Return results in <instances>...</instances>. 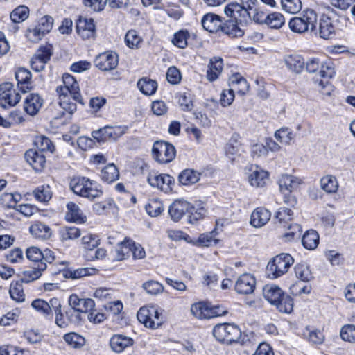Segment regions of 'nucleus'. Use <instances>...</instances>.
Masks as SVG:
<instances>
[{
    "label": "nucleus",
    "mask_w": 355,
    "mask_h": 355,
    "mask_svg": "<svg viewBox=\"0 0 355 355\" xmlns=\"http://www.w3.org/2000/svg\"><path fill=\"white\" fill-rule=\"evenodd\" d=\"M231 2L225 8V13L240 24L252 19L257 24H265L267 14L258 8L255 1Z\"/></svg>",
    "instance_id": "f257e3e1"
},
{
    "label": "nucleus",
    "mask_w": 355,
    "mask_h": 355,
    "mask_svg": "<svg viewBox=\"0 0 355 355\" xmlns=\"http://www.w3.org/2000/svg\"><path fill=\"white\" fill-rule=\"evenodd\" d=\"M56 92L59 96L60 107L69 114H73L76 110L75 102L83 104L79 85L71 74L63 75L62 84L57 87Z\"/></svg>",
    "instance_id": "f03ea898"
},
{
    "label": "nucleus",
    "mask_w": 355,
    "mask_h": 355,
    "mask_svg": "<svg viewBox=\"0 0 355 355\" xmlns=\"http://www.w3.org/2000/svg\"><path fill=\"white\" fill-rule=\"evenodd\" d=\"M70 188L76 195L89 200L99 198L103 194L101 187L98 182L83 176L72 178Z\"/></svg>",
    "instance_id": "7ed1b4c3"
},
{
    "label": "nucleus",
    "mask_w": 355,
    "mask_h": 355,
    "mask_svg": "<svg viewBox=\"0 0 355 355\" xmlns=\"http://www.w3.org/2000/svg\"><path fill=\"white\" fill-rule=\"evenodd\" d=\"M318 15L313 9L303 10L301 16L292 17L288 23L289 29L295 33L303 34L308 31H315Z\"/></svg>",
    "instance_id": "20e7f679"
},
{
    "label": "nucleus",
    "mask_w": 355,
    "mask_h": 355,
    "mask_svg": "<svg viewBox=\"0 0 355 355\" xmlns=\"http://www.w3.org/2000/svg\"><path fill=\"white\" fill-rule=\"evenodd\" d=\"M163 309L156 306H143L137 312L138 320L145 327L155 329L164 322Z\"/></svg>",
    "instance_id": "39448f33"
},
{
    "label": "nucleus",
    "mask_w": 355,
    "mask_h": 355,
    "mask_svg": "<svg viewBox=\"0 0 355 355\" xmlns=\"http://www.w3.org/2000/svg\"><path fill=\"white\" fill-rule=\"evenodd\" d=\"M294 263L293 258L289 254H280L270 261L267 266L266 271L271 279H276L286 273Z\"/></svg>",
    "instance_id": "423d86ee"
},
{
    "label": "nucleus",
    "mask_w": 355,
    "mask_h": 355,
    "mask_svg": "<svg viewBox=\"0 0 355 355\" xmlns=\"http://www.w3.org/2000/svg\"><path fill=\"white\" fill-rule=\"evenodd\" d=\"M213 335L220 342L232 343L239 340L241 331L235 324H219L214 328Z\"/></svg>",
    "instance_id": "0eeeda50"
},
{
    "label": "nucleus",
    "mask_w": 355,
    "mask_h": 355,
    "mask_svg": "<svg viewBox=\"0 0 355 355\" xmlns=\"http://www.w3.org/2000/svg\"><path fill=\"white\" fill-rule=\"evenodd\" d=\"M153 156L160 164H167L175 157V147L167 142L156 141L152 149Z\"/></svg>",
    "instance_id": "6e6552de"
},
{
    "label": "nucleus",
    "mask_w": 355,
    "mask_h": 355,
    "mask_svg": "<svg viewBox=\"0 0 355 355\" xmlns=\"http://www.w3.org/2000/svg\"><path fill=\"white\" fill-rule=\"evenodd\" d=\"M191 313L198 319H209L220 316L225 311L217 306H211L206 302H199L191 305Z\"/></svg>",
    "instance_id": "1a4fd4ad"
},
{
    "label": "nucleus",
    "mask_w": 355,
    "mask_h": 355,
    "mask_svg": "<svg viewBox=\"0 0 355 355\" xmlns=\"http://www.w3.org/2000/svg\"><path fill=\"white\" fill-rule=\"evenodd\" d=\"M21 96L14 89L10 83H5L0 85V106L8 108L15 106L20 101Z\"/></svg>",
    "instance_id": "9d476101"
},
{
    "label": "nucleus",
    "mask_w": 355,
    "mask_h": 355,
    "mask_svg": "<svg viewBox=\"0 0 355 355\" xmlns=\"http://www.w3.org/2000/svg\"><path fill=\"white\" fill-rule=\"evenodd\" d=\"M118 55L113 51L100 53L94 60L95 66L101 71H110L118 65Z\"/></svg>",
    "instance_id": "9b49d317"
},
{
    "label": "nucleus",
    "mask_w": 355,
    "mask_h": 355,
    "mask_svg": "<svg viewBox=\"0 0 355 355\" xmlns=\"http://www.w3.org/2000/svg\"><path fill=\"white\" fill-rule=\"evenodd\" d=\"M148 183L153 187H157L165 193L172 190V184L174 179L168 174H157L156 173H150L148 177Z\"/></svg>",
    "instance_id": "f8f14e48"
},
{
    "label": "nucleus",
    "mask_w": 355,
    "mask_h": 355,
    "mask_svg": "<svg viewBox=\"0 0 355 355\" xmlns=\"http://www.w3.org/2000/svg\"><path fill=\"white\" fill-rule=\"evenodd\" d=\"M44 103L43 98L35 93H31L26 96L24 101V110L31 116L37 115Z\"/></svg>",
    "instance_id": "ddd939ff"
},
{
    "label": "nucleus",
    "mask_w": 355,
    "mask_h": 355,
    "mask_svg": "<svg viewBox=\"0 0 355 355\" xmlns=\"http://www.w3.org/2000/svg\"><path fill=\"white\" fill-rule=\"evenodd\" d=\"M192 209L193 206L189 202L184 200H177L169 207L168 214L173 221L178 222Z\"/></svg>",
    "instance_id": "4468645a"
},
{
    "label": "nucleus",
    "mask_w": 355,
    "mask_h": 355,
    "mask_svg": "<svg viewBox=\"0 0 355 355\" xmlns=\"http://www.w3.org/2000/svg\"><path fill=\"white\" fill-rule=\"evenodd\" d=\"M302 183L301 178L288 174L282 175L278 180L279 189L282 193L293 192Z\"/></svg>",
    "instance_id": "2eb2a0df"
},
{
    "label": "nucleus",
    "mask_w": 355,
    "mask_h": 355,
    "mask_svg": "<svg viewBox=\"0 0 355 355\" xmlns=\"http://www.w3.org/2000/svg\"><path fill=\"white\" fill-rule=\"evenodd\" d=\"M256 286L255 278L250 274L245 273L241 275L235 284V289L241 294L252 293Z\"/></svg>",
    "instance_id": "dca6fc26"
},
{
    "label": "nucleus",
    "mask_w": 355,
    "mask_h": 355,
    "mask_svg": "<svg viewBox=\"0 0 355 355\" xmlns=\"http://www.w3.org/2000/svg\"><path fill=\"white\" fill-rule=\"evenodd\" d=\"M283 62L288 71L295 73H301L305 65L303 57L297 53L286 54Z\"/></svg>",
    "instance_id": "f3484780"
},
{
    "label": "nucleus",
    "mask_w": 355,
    "mask_h": 355,
    "mask_svg": "<svg viewBox=\"0 0 355 355\" xmlns=\"http://www.w3.org/2000/svg\"><path fill=\"white\" fill-rule=\"evenodd\" d=\"M69 305L82 313L92 311L95 307V302L92 299L80 298L77 295L73 294L69 298Z\"/></svg>",
    "instance_id": "a211bd4d"
},
{
    "label": "nucleus",
    "mask_w": 355,
    "mask_h": 355,
    "mask_svg": "<svg viewBox=\"0 0 355 355\" xmlns=\"http://www.w3.org/2000/svg\"><path fill=\"white\" fill-rule=\"evenodd\" d=\"M78 34L84 40L92 38L95 35V25L92 19L80 17L76 23Z\"/></svg>",
    "instance_id": "6ab92c4d"
},
{
    "label": "nucleus",
    "mask_w": 355,
    "mask_h": 355,
    "mask_svg": "<svg viewBox=\"0 0 355 355\" xmlns=\"http://www.w3.org/2000/svg\"><path fill=\"white\" fill-rule=\"evenodd\" d=\"M133 344L132 338L123 334H114L110 339V348L115 353H121Z\"/></svg>",
    "instance_id": "aec40b11"
},
{
    "label": "nucleus",
    "mask_w": 355,
    "mask_h": 355,
    "mask_svg": "<svg viewBox=\"0 0 355 355\" xmlns=\"http://www.w3.org/2000/svg\"><path fill=\"white\" fill-rule=\"evenodd\" d=\"M32 75L30 71L25 68H19L15 72V78L19 89L26 93L33 88Z\"/></svg>",
    "instance_id": "412c9836"
},
{
    "label": "nucleus",
    "mask_w": 355,
    "mask_h": 355,
    "mask_svg": "<svg viewBox=\"0 0 355 355\" xmlns=\"http://www.w3.org/2000/svg\"><path fill=\"white\" fill-rule=\"evenodd\" d=\"M229 87L239 95H245L249 91L250 85L240 73L232 74L229 78Z\"/></svg>",
    "instance_id": "4be33fe9"
},
{
    "label": "nucleus",
    "mask_w": 355,
    "mask_h": 355,
    "mask_svg": "<svg viewBox=\"0 0 355 355\" xmlns=\"http://www.w3.org/2000/svg\"><path fill=\"white\" fill-rule=\"evenodd\" d=\"M26 162L37 171H40L46 163L45 157L42 152L34 149H30L25 153Z\"/></svg>",
    "instance_id": "5701e85b"
},
{
    "label": "nucleus",
    "mask_w": 355,
    "mask_h": 355,
    "mask_svg": "<svg viewBox=\"0 0 355 355\" xmlns=\"http://www.w3.org/2000/svg\"><path fill=\"white\" fill-rule=\"evenodd\" d=\"M318 35L321 38L327 40L335 35V26L332 19L322 15L319 20Z\"/></svg>",
    "instance_id": "b1692460"
},
{
    "label": "nucleus",
    "mask_w": 355,
    "mask_h": 355,
    "mask_svg": "<svg viewBox=\"0 0 355 355\" xmlns=\"http://www.w3.org/2000/svg\"><path fill=\"white\" fill-rule=\"evenodd\" d=\"M201 24L204 29L210 33H216L222 29L223 22L220 17L212 13H208L203 16Z\"/></svg>",
    "instance_id": "393cba45"
},
{
    "label": "nucleus",
    "mask_w": 355,
    "mask_h": 355,
    "mask_svg": "<svg viewBox=\"0 0 355 355\" xmlns=\"http://www.w3.org/2000/svg\"><path fill=\"white\" fill-rule=\"evenodd\" d=\"M67 209L65 218L67 221L78 224L86 222V216L76 203L72 202L67 203Z\"/></svg>",
    "instance_id": "a878e982"
},
{
    "label": "nucleus",
    "mask_w": 355,
    "mask_h": 355,
    "mask_svg": "<svg viewBox=\"0 0 355 355\" xmlns=\"http://www.w3.org/2000/svg\"><path fill=\"white\" fill-rule=\"evenodd\" d=\"M270 216L269 210L263 207H258L251 214L250 224L255 227H261L268 223Z\"/></svg>",
    "instance_id": "bb28decb"
},
{
    "label": "nucleus",
    "mask_w": 355,
    "mask_h": 355,
    "mask_svg": "<svg viewBox=\"0 0 355 355\" xmlns=\"http://www.w3.org/2000/svg\"><path fill=\"white\" fill-rule=\"evenodd\" d=\"M268 179V172L261 169L257 166H256L252 170L250 174L248 176V181L250 184L254 187H264Z\"/></svg>",
    "instance_id": "cd10ccee"
},
{
    "label": "nucleus",
    "mask_w": 355,
    "mask_h": 355,
    "mask_svg": "<svg viewBox=\"0 0 355 355\" xmlns=\"http://www.w3.org/2000/svg\"><path fill=\"white\" fill-rule=\"evenodd\" d=\"M223 69V62L222 58L214 57L210 59L207 71V80L210 82L217 80L221 74Z\"/></svg>",
    "instance_id": "c85d7f7f"
},
{
    "label": "nucleus",
    "mask_w": 355,
    "mask_h": 355,
    "mask_svg": "<svg viewBox=\"0 0 355 355\" xmlns=\"http://www.w3.org/2000/svg\"><path fill=\"white\" fill-rule=\"evenodd\" d=\"M29 232L34 237L40 239H48L52 234L51 228L41 222H35L31 225Z\"/></svg>",
    "instance_id": "c756f323"
},
{
    "label": "nucleus",
    "mask_w": 355,
    "mask_h": 355,
    "mask_svg": "<svg viewBox=\"0 0 355 355\" xmlns=\"http://www.w3.org/2000/svg\"><path fill=\"white\" fill-rule=\"evenodd\" d=\"M46 269V264L44 262H40L37 267L23 272L21 281L25 283H29L39 279L43 271Z\"/></svg>",
    "instance_id": "7c9ffc66"
},
{
    "label": "nucleus",
    "mask_w": 355,
    "mask_h": 355,
    "mask_svg": "<svg viewBox=\"0 0 355 355\" xmlns=\"http://www.w3.org/2000/svg\"><path fill=\"white\" fill-rule=\"evenodd\" d=\"M137 85L139 91L146 96L155 94L158 87L157 83L155 80L147 77L140 78Z\"/></svg>",
    "instance_id": "2f4dec72"
},
{
    "label": "nucleus",
    "mask_w": 355,
    "mask_h": 355,
    "mask_svg": "<svg viewBox=\"0 0 355 355\" xmlns=\"http://www.w3.org/2000/svg\"><path fill=\"white\" fill-rule=\"evenodd\" d=\"M284 295L282 289L276 285H266L263 288V296L271 304H277Z\"/></svg>",
    "instance_id": "473e14b6"
},
{
    "label": "nucleus",
    "mask_w": 355,
    "mask_h": 355,
    "mask_svg": "<svg viewBox=\"0 0 355 355\" xmlns=\"http://www.w3.org/2000/svg\"><path fill=\"white\" fill-rule=\"evenodd\" d=\"M320 188L327 193H335L337 192L339 184L337 178L333 175H326L320 180Z\"/></svg>",
    "instance_id": "72a5a7b5"
},
{
    "label": "nucleus",
    "mask_w": 355,
    "mask_h": 355,
    "mask_svg": "<svg viewBox=\"0 0 355 355\" xmlns=\"http://www.w3.org/2000/svg\"><path fill=\"white\" fill-rule=\"evenodd\" d=\"M320 236L318 233L313 230L306 231L302 237V244L304 248L309 250H315L319 244Z\"/></svg>",
    "instance_id": "f704fd0d"
},
{
    "label": "nucleus",
    "mask_w": 355,
    "mask_h": 355,
    "mask_svg": "<svg viewBox=\"0 0 355 355\" xmlns=\"http://www.w3.org/2000/svg\"><path fill=\"white\" fill-rule=\"evenodd\" d=\"M285 17L282 13L272 12L267 14L265 25L271 29L279 30L285 26Z\"/></svg>",
    "instance_id": "c9c22d12"
},
{
    "label": "nucleus",
    "mask_w": 355,
    "mask_h": 355,
    "mask_svg": "<svg viewBox=\"0 0 355 355\" xmlns=\"http://www.w3.org/2000/svg\"><path fill=\"white\" fill-rule=\"evenodd\" d=\"M101 179L106 183H112L119 179V173L116 166L110 164L101 171Z\"/></svg>",
    "instance_id": "e433bc0d"
},
{
    "label": "nucleus",
    "mask_w": 355,
    "mask_h": 355,
    "mask_svg": "<svg viewBox=\"0 0 355 355\" xmlns=\"http://www.w3.org/2000/svg\"><path fill=\"white\" fill-rule=\"evenodd\" d=\"M294 270L295 277L303 282H309L313 278L310 266L306 263H297Z\"/></svg>",
    "instance_id": "4c0bfd02"
},
{
    "label": "nucleus",
    "mask_w": 355,
    "mask_h": 355,
    "mask_svg": "<svg viewBox=\"0 0 355 355\" xmlns=\"http://www.w3.org/2000/svg\"><path fill=\"white\" fill-rule=\"evenodd\" d=\"M63 339L69 346L73 349H80L86 343V340L83 336L75 332L65 334Z\"/></svg>",
    "instance_id": "58836bf2"
},
{
    "label": "nucleus",
    "mask_w": 355,
    "mask_h": 355,
    "mask_svg": "<svg viewBox=\"0 0 355 355\" xmlns=\"http://www.w3.org/2000/svg\"><path fill=\"white\" fill-rule=\"evenodd\" d=\"M200 173L193 169H185L179 175V182L183 185H189L198 182Z\"/></svg>",
    "instance_id": "ea45409f"
},
{
    "label": "nucleus",
    "mask_w": 355,
    "mask_h": 355,
    "mask_svg": "<svg viewBox=\"0 0 355 355\" xmlns=\"http://www.w3.org/2000/svg\"><path fill=\"white\" fill-rule=\"evenodd\" d=\"M9 293L11 298L16 302H22L25 300V294L21 281L12 282Z\"/></svg>",
    "instance_id": "a19ab883"
},
{
    "label": "nucleus",
    "mask_w": 355,
    "mask_h": 355,
    "mask_svg": "<svg viewBox=\"0 0 355 355\" xmlns=\"http://www.w3.org/2000/svg\"><path fill=\"white\" fill-rule=\"evenodd\" d=\"M35 198L40 202H46L52 198V191L49 185H40L33 191Z\"/></svg>",
    "instance_id": "79ce46f5"
},
{
    "label": "nucleus",
    "mask_w": 355,
    "mask_h": 355,
    "mask_svg": "<svg viewBox=\"0 0 355 355\" xmlns=\"http://www.w3.org/2000/svg\"><path fill=\"white\" fill-rule=\"evenodd\" d=\"M59 237L62 241L73 240L80 236V230L74 226L63 227L60 229Z\"/></svg>",
    "instance_id": "37998d69"
},
{
    "label": "nucleus",
    "mask_w": 355,
    "mask_h": 355,
    "mask_svg": "<svg viewBox=\"0 0 355 355\" xmlns=\"http://www.w3.org/2000/svg\"><path fill=\"white\" fill-rule=\"evenodd\" d=\"M130 254V241H124L118 245L114 251V259L121 261L129 257Z\"/></svg>",
    "instance_id": "c03bdc74"
},
{
    "label": "nucleus",
    "mask_w": 355,
    "mask_h": 355,
    "mask_svg": "<svg viewBox=\"0 0 355 355\" xmlns=\"http://www.w3.org/2000/svg\"><path fill=\"white\" fill-rule=\"evenodd\" d=\"M114 201L111 198L105 199L103 201L96 202L92 205V209L96 214L102 215L106 214L115 207Z\"/></svg>",
    "instance_id": "a18cd8bd"
},
{
    "label": "nucleus",
    "mask_w": 355,
    "mask_h": 355,
    "mask_svg": "<svg viewBox=\"0 0 355 355\" xmlns=\"http://www.w3.org/2000/svg\"><path fill=\"white\" fill-rule=\"evenodd\" d=\"M96 270L92 268H80L77 269H69L64 272V277L77 279L85 276L92 275L95 272Z\"/></svg>",
    "instance_id": "49530a36"
},
{
    "label": "nucleus",
    "mask_w": 355,
    "mask_h": 355,
    "mask_svg": "<svg viewBox=\"0 0 355 355\" xmlns=\"http://www.w3.org/2000/svg\"><path fill=\"white\" fill-rule=\"evenodd\" d=\"M222 31L232 37H241L244 32L234 21H228L223 24Z\"/></svg>",
    "instance_id": "de8ad7c7"
},
{
    "label": "nucleus",
    "mask_w": 355,
    "mask_h": 355,
    "mask_svg": "<svg viewBox=\"0 0 355 355\" xmlns=\"http://www.w3.org/2000/svg\"><path fill=\"white\" fill-rule=\"evenodd\" d=\"M190 35L187 30H180L173 35L171 42L180 49H184L188 44V39Z\"/></svg>",
    "instance_id": "09e8293b"
},
{
    "label": "nucleus",
    "mask_w": 355,
    "mask_h": 355,
    "mask_svg": "<svg viewBox=\"0 0 355 355\" xmlns=\"http://www.w3.org/2000/svg\"><path fill=\"white\" fill-rule=\"evenodd\" d=\"M104 135H105V141L116 140L125 134V128L121 126H105L103 128Z\"/></svg>",
    "instance_id": "8fccbe9b"
},
{
    "label": "nucleus",
    "mask_w": 355,
    "mask_h": 355,
    "mask_svg": "<svg viewBox=\"0 0 355 355\" xmlns=\"http://www.w3.org/2000/svg\"><path fill=\"white\" fill-rule=\"evenodd\" d=\"M32 307L44 317H52L51 308L50 304L44 300L36 299L31 303Z\"/></svg>",
    "instance_id": "3c124183"
},
{
    "label": "nucleus",
    "mask_w": 355,
    "mask_h": 355,
    "mask_svg": "<svg viewBox=\"0 0 355 355\" xmlns=\"http://www.w3.org/2000/svg\"><path fill=\"white\" fill-rule=\"evenodd\" d=\"M35 144L38 148V152H50L53 153L55 149V146L51 141L46 137L40 135L36 137Z\"/></svg>",
    "instance_id": "603ef678"
},
{
    "label": "nucleus",
    "mask_w": 355,
    "mask_h": 355,
    "mask_svg": "<svg viewBox=\"0 0 355 355\" xmlns=\"http://www.w3.org/2000/svg\"><path fill=\"white\" fill-rule=\"evenodd\" d=\"M275 137L281 144L289 145L294 137L293 132L288 128H282L275 132Z\"/></svg>",
    "instance_id": "864d4df0"
},
{
    "label": "nucleus",
    "mask_w": 355,
    "mask_h": 355,
    "mask_svg": "<svg viewBox=\"0 0 355 355\" xmlns=\"http://www.w3.org/2000/svg\"><path fill=\"white\" fill-rule=\"evenodd\" d=\"M29 9L26 6H19L10 13V19L14 23H20L27 19Z\"/></svg>",
    "instance_id": "5fc2aeb1"
},
{
    "label": "nucleus",
    "mask_w": 355,
    "mask_h": 355,
    "mask_svg": "<svg viewBox=\"0 0 355 355\" xmlns=\"http://www.w3.org/2000/svg\"><path fill=\"white\" fill-rule=\"evenodd\" d=\"M217 234L216 229L208 233L202 234L199 236L197 243L199 245L205 247L216 244L218 242V240L216 239Z\"/></svg>",
    "instance_id": "6e6d98bb"
},
{
    "label": "nucleus",
    "mask_w": 355,
    "mask_h": 355,
    "mask_svg": "<svg viewBox=\"0 0 355 355\" xmlns=\"http://www.w3.org/2000/svg\"><path fill=\"white\" fill-rule=\"evenodd\" d=\"M275 306L280 312L290 313L293 309V301L290 296L284 295Z\"/></svg>",
    "instance_id": "4d7b16f0"
},
{
    "label": "nucleus",
    "mask_w": 355,
    "mask_h": 355,
    "mask_svg": "<svg viewBox=\"0 0 355 355\" xmlns=\"http://www.w3.org/2000/svg\"><path fill=\"white\" fill-rule=\"evenodd\" d=\"M304 334L310 343L315 345L322 343L324 339L323 334L320 331L314 329L306 328Z\"/></svg>",
    "instance_id": "13d9d810"
},
{
    "label": "nucleus",
    "mask_w": 355,
    "mask_h": 355,
    "mask_svg": "<svg viewBox=\"0 0 355 355\" xmlns=\"http://www.w3.org/2000/svg\"><path fill=\"white\" fill-rule=\"evenodd\" d=\"M146 210L149 216L156 217L163 211L164 206L161 201L153 199L146 205Z\"/></svg>",
    "instance_id": "bf43d9fd"
},
{
    "label": "nucleus",
    "mask_w": 355,
    "mask_h": 355,
    "mask_svg": "<svg viewBox=\"0 0 355 355\" xmlns=\"http://www.w3.org/2000/svg\"><path fill=\"white\" fill-rule=\"evenodd\" d=\"M293 211L286 207H281L275 214V218L284 227H286L288 223L291 220Z\"/></svg>",
    "instance_id": "052dcab7"
},
{
    "label": "nucleus",
    "mask_w": 355,
    "mask_h": 355,
    "mask_svg": "<svg viewBox=\"0 0 355 355\" xmlns=\"http://www.w3.org/2000/svg\"><path fill=\"white\" fill-rule=\"evenodd\" d=\"M142 287L147 293L154 295L160 294L164 291V286L159 282L154 280L144 282Z\"/></svg>",
    "instance_id": "680f3d73"
},
{
    "label": "nucleus",
    "mask_w": 355,
    "mask_h": 355,
    "mask_svg": "<svg viewBox=\"0 0 355 355\" xmlns=\"http://www.w3.org/2000/svg\"><path fill=\"white\" fill-rule=\"evenodd\" d=\"M142 40L136 31L130 30L125 37V42L130 49L138 48Z\"/></svg>",
    "instance_id": "e2e57ef3"
},
{
    "label": "nucleus",
    "mask_w": 355,
    "mask_h": 355,
    "mask_svg": "<svg viewBox=\"0 0 355 355\" xmlns=\"http://www.w3.org/2000/svg\"><path fill=\"white\" fill-rule=\"evenodd\" d=\"M282 10L291 15L298 13L302 8V1H280Z\"/></svg>",
    "instance_id": "0e129e2a"
},
{
    "label": "nucleus",
    "mask_w": 355,
    "mask_h": 355,
    "mask_svg": "<svg viewBox=\"0 0 355 355\" xmlns=\"http://www.w3.org/2000/svg\"><path fill=\"white\" fill-rule=\"evenodd\" d=\"M241 144L239 141L231 139L225 146V154L231 160L239 153Z\"/></svg>",
    "instance_id": "69168bd1"
},
{
    "label": "nucleus",
    "mask_w": 355,
    "mask_h": 355,
    "mask_svg": "<svg viewBox=\"0 0 355 355\" xmlns=\"http://www.w3.org/2000/svg\"><path fill=\"white\" fill-rule=\"evenodd\" d=\"M341 338L349 343H355V325H345L340 330Z\"/></svg>",
    "instance_id": "338daca9"
},
{
    "label": "nucleus",
    "mask_w": 355,
    "mask_h": 355,
    "mask_svg": "<svg viewBox=\"0 0 355 355\" xmlns=\"http://www.w3.org/2000/svg\"><path fill=\"white\" fill-rule=\"evenodd\" d=\"M82 244L88 250H92L99 244V239L96 235L88 234L83 236Z\"/></svg>",
    "instance_id": "774afa93"
}]
</instances>
